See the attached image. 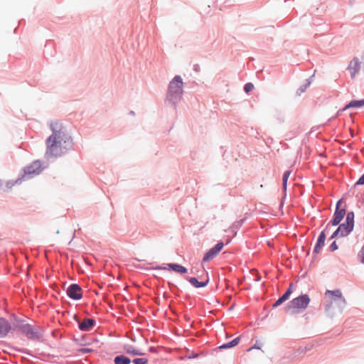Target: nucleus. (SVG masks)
Here are the masks:
<instances>
[{"label": "nucleus", "instance_id": "obj_21", "mask_svg": "<svg viewBox=\"0 0 364 364\" xmlns=\"http://www.w3.org/2000/svg\"><path fill=\"white\" fill-rule=\"evenodd\" d=\"M126 352L128 354L133 355H144L143 353H141L139 350L134 348L133 346H128L126 348Z\"/></svg>", "mask_w": 364, "mask_h": 364}, {"label": "nucleus", "instance_id": "obj_25", "mask_svg": "<svg viewBox=\"0 0 364 364\" xmlns=\"http://www.w3.org/2000/svg\"><path fill=\"white\" fill-rule=\"evenodd\" d=\"M254 89V85L253 84L249 82V83H247L245 87H244V90L245 91L248 93L250 92V91H252V90Z\"/></svg>", "mask_w": 364, "mask_h": 364}, {"label": "nucleus", "instance_id": "obj_24", "mask_svg": "<svg viewBox=\"0 0 364 364\" xmlns=\"http://www.w3.org/2000/svg\"><path fill=\"white\" fill-rule=\"evenodd\" d=\"M133 362L134 364H146L148 360L146 358H136Z\"/></svg>", "mask_w": 364, "mask_h": 364}, {"label": "nucleus", "instance_id": "obj_20", "mask_svg": "<svg viewBox=\"0 0 364 364\" xmlns=\"http://www.w3.org/2000/svg\"><path fill=\"white\" fill-rule=\"evenodd\" d=\"M239 341H240V338H236L233 339L232 341L221 346L220 348H232V347L237 346L239 343Z\"/></svg>", "mask_w": 364, "mask_h": 364}, {"label": "nucleus", "instance_id": "obj_28", "mask_svg": "<svg viewBox=\"0 0 364 364\" xmlns=\"http://www.w3.org/2000/svg\"><path fill=\"white\" fill-rule=\"evenodd\" d=\"M356 184L364 185V174L358 179Z\"/></svg>", "mask_w": 364, "mask_h": 364}, {"label": "nucleus", "instance_id": "obj_23", "mask_svg": "<svg viewBox=\"0 0 364 364\" xmlns=\"http://www.w3.org/2000/svg\"><path fill=\"white\" fill-rule=\"evenodd\" d=\"M291 174L290 171H287L284 173L283 178H282V185H283V189L285 191L287 189V183L288 178Z\"/></svg>", "mask_w": 364, "mask_h": 364}, {"label": "nucleus", "instance_id": "obj_29", "mask_svg": "<svg viewBox=\"0 0 364 364\" xmlns=\"http://www.w3.org/2000/svg\"><path fill=\"white\" fill-rule=\"evenodd\" d=\"M82 352H85V353H87V352H90V349H88V348H84V349H82Z\"/></svg>", "mask_w": 364, "mask_h": 364}, {"label": "nucleus", "instance_id": "obj_9", "mask_svg": "<svg viewBox=\"0 0 364 364\" xmlns=\"http://www.w3.org/2000/svg\"><path fill=\"white\" fill-rule=\"evenodd\" d=\"M325 294L326 296H328L330 300L329 307H331V304L336 301L337 299L341 300L343 304H346V299L343 297L341 291L338 289L334 291L328 290Z\"/></svg>", "mask_w": 364, "mask_h": 364}, {"label": "nucleus", "instance_id": "obj_13", "mask_svg": "<svg viewBox=\"0 0 364 364\" xmlns=\"http://www.w3.org/2000/svg\"><path fill=\"white\" fill-rule=\"evenodd\" d=\"M291 293H292V284H290L289 287L286 291V292L275 301V303L273 304V307H277V306L281 305L285 301H287L289 298Z\"/></svg>", "mask_w": 364, "mask_h": 364}, {"label": "nucleus", "instance_id": "obj_1", "mask_svg": "<svg viewBox=\"0 0 364 364\" xmlns=\"http://www.w3.org/2000/svg\"><path fill=\"white\" fill-rule=\"evenodd\" d=\"M53 134L46 141V155L49 157L58 156L64 154L70 146L69 137L65 134L61 124L53 122L50 124Z\"/></svg>", "mask_w": 364, "mask_h": 364}, {"label": "nucleus", "instance_id": "obj_4", "mask_svg": "<svg viewBox=\"0 0 364 364\" xmlns=\"http://www.w3.org/2000/svg\"><path fill=\"white\" fill-rule=\"evenodd\" d=\"M183 81L179 75H176L170 82L168 89V97L171 100H176L180 98L183 93Z\"/></svg>", "mask_w": 364, "mask_h": 364}, {"label": "nucleus", "instance_id": "obj_17", "mask_svg": "<svg viewBox=\"0 0 364 364\" xmlns=\"http://www.w3.org/2000/svg\"><path fill=\"white\" fill-rule=\"evenodd\" d=\"M168 267L179 274H185L187 272V269L180 264H168Z\"/></svg>", "mask_w": 364, "mask_h": 364}, {"label": "nucleus", "instance_id": "obj_27", "mask_svg": "<svg viewBox=\"0 0 364 364\" xmlns=\"http://www.w3.org/2000/svg\"><path fill=\"white\" fill-rule=\"evenodd\" d=\"M329 248L331 251H335L338 249V246L335 241L330 245Z\"/></svg>", "mask_w": 364, "mask_h": 364}, {"label": "nucleus", "instance_id": "obj_16", "mask_svg": "<svg viewBox=\"0 0 364 364\" xmlns=\"http://www.w3.org/2000/svg\"><path fill=\"white\" fill-rule=\"evenodd\" d=\"M188 282L195 287L199 288V287H205L208 284V279H207L205 281L203 282H198V279L196 277H191L188 279Z\"/></svg>", "mask_w": 364, "mask_h": 364}, {"label": "nucleus", "instance_id": "obj_14", "mask_svg": "<svg viewBox=\"0 0 364 364\" xmlns=\"http://www.w3.org/2000/svg\"><path fill=\"white\" fill-rule=\"evenodd\" d=\"M95 321L92 318L84 319L79 325L80 328L82 331H90L94 326Z\"/></svg>", "mask_w": 364, "mask_h": 364}, {"label": "nucleus", "instance_id": "obj_26", "mask_svg": "<svg viewBox=\"0 0 364 364\" xmlns=\"http://www.w3.org/2000/svg\"><path fill=\"white\" fill-rule=\"evenodd\" d=\"M360 262L364 264V245L362 247L360 250Z\"/></svg>", "mask_w": 364, "mask_h": 364}, {"label": "nucleus", "instance_id": "obj_6", "mask_svg": "<svg viewBox=\"0 0 364 364\" xmlns=\"http://www.w3.org/2000/svg\"><path fill=\"white\" fill-rule=\"evenodd\" d=\"M43 171L42 165L40 161H34L30 166L24 169V175L23 179H28L33 176L38 175Z\"/></svg>", "mask_w": 364, "mask_h": 364}, {"label": "nucleus", "instance_id": "obj_30", "mask_svg": "<svg viewBox=\"0 0 364 364\" xmlns=\"http://www.w3.org/2000/svg\"><path fill=\"white\" fill-rule=\"evenodd\" d=\"M309 86V84L305 85V88H306Z\"/></svg>", "mask_w": 364, "mask_h": 364}, {"label": "nucleus", "instance_id": "obj_5", "mask_svg": "<svg viewBox=\"0 0 364 364\" xmlns=\"http://www.w3.org/2000/svg\"><path fill=\"white\" fill-rule=\"evenodd\" d=\"M16 328L28 338H36L40 336L38 331L34 326L25 323L23 321L18 322Z\"/></svg>", "mask_w": 364, "mask_h": 364}, {"label": "nucleus", "instance_id": "obj_8", "mask_svg": "<svg viewBox=\"0 0 364 364\" xmlns=\"http://www.w3.org/2000/svg\"><path fill=\"white\" fill-rule=\"evenodd\" d=\"M67 294L71 299L78 300L82 297V289L76 284H71L67 289Z\"/></svg>", "mask_w": 364, "mask_h": 364}, {"label": "nucleus", "instance_id": "obj_3", "mask_svg": "<svg viewBox=\"0 0 364 364\" xmlns=\"http://www.w3.org/2000/svg\"><path fill=\"white\" fill-rule=\"evenodd\" d=\"M354 227V213L353 212L348 213L346 222L341 224L337 230L333 233L331 238L340 235L341 237L347 236L353 229Z\"/></svg>", "mask_w": 364, "mask_h": 364}, {"label": "nucleus", "instance_id": "obj_12", "mask_svg": "<svg viewBox=\"0 0 364 364\" xmlns=\"http://www.w3.org/2000/svg\"><path fill=\"white\" fill-rule=\"evenodd\" d=\"M11 329V326L9 321L4 318H0V338L6 336Z\"/></svg>", "mask_w": 364, "mask_h": 364}, {"label": "nucleus", "instance_id": "obj_11", "mask_svg": "<svg viewBox=\"0 0 364 364\" xmlns=\"http://www.w3.org/2000/svg\"><path fill=\"white\" fill-rule=\"evenodd\" d=\"M360 68V62L358 58H354L349 63L348 69L349 70L351 77H355Z\"/></svg>", "mask_w": 364, "mask_h": 364}, {"label": "nucleus", "instance_id": "obj_18", "mask_svg": "<svg viewBox=\"0 0 364 364\" xmlns=\"http://www.w3.org/2000/svg\"><path fill=\"white\" fill-rule=\"evenodd\" d=\"M364 106V100H352L351 102H350V103H348L344 108V110L345 109H347L348 108H350V107H361Z\"/></svg>", "mask_w": 364, "mask_h": 364}, {"label": "nucleus", "instance_id": "obj_15", "mask_svg": "<svg viewBox=\"0 0 364 364\" xmlns=\"http://www.w3.org/2000/svg\"><path fill=\"white\" fill-rule=\"evenodd\" d=\"M325 240H326V235L324 233V232H321L318 238V240H317V243L315 246V248H314V252L318 253L320 252L321 247L323 246L324 245V242H325Z\"/></svg>", "mask_w": 364, "mask_h": 364}, {"label": "nucleus", "instance_id": "obj_22", "mask_svg": "<svg viewBox=\"0 0 364 364\" xmlns=\"http://www.w3.org/2000/svg\"><path fill=\"white\" fill-rule=\"evenodd\" d=\"M291 174L290 171H287L284 173L283 178H282V185H283V189L285 191L287 189V183L288 178Z\"/></svg>", "mask_w": 364, "mask_h": 364}, {"label": "nucleus", "instance_id": "obj_19", "mask_svg": "<svg viewBox=\"0 0 364 364\" xmlns=\"http://www.w3.org/2000/svg\"><path fill=\"white\" fill-rule=\"evenodd\" d=\"M130 363V359L124 355H119L114 358L115 364H129Z\"/></svg>", "mask_w": 364, "mask_h": 364}, {"label": "nucleus", "instance_id": "obj_10", "mask_svg": "<svg viewBox=\"0 0 364 364\" xmlns=\"http://www.w3.org/2000/svg\"><path fill=\"white\" fill-rule=\"evenodd\" d=\"M341 204V200H338L336 205V210L334 213V218L331 221V223L333 225H337L340 223L341 220L343 218L344 215H346V210L345 209H340L339 205Z\"/></svg>", "mask_w": 364, "mask_h": 364}, {"label": "nucleus", "instance_id": "obj_2", "mask_svg": "<svg viewBox=\"0 0 364 364\" xmlns=\"http://www.w3.org/2000/svg\"><path fill=\"white\" fill-rule=\"evenodd\" d=\"M310 303L307 294H302L292 299L287 306L286 309L291 314H298L305 310Z\"/></svg>", "mask_w": 364, "mask_h": 364}, {"label": "nucleus", "instance_id": "obj_7", "mask_svg": "<svg viewBox=\"0 0 364 364\" xmlns=\"http://www.w3.org/2000/svg\"><path fill=\"white\" fill-rule=\"evenodd\" d=\"M224 246L223 242H218L214 247L210 249L204 255L203 261L205 262H209L215 258L218 253L222 250Z\"/></svg>", "mask_w": 364, "mask_h": 364}]
</instances>
